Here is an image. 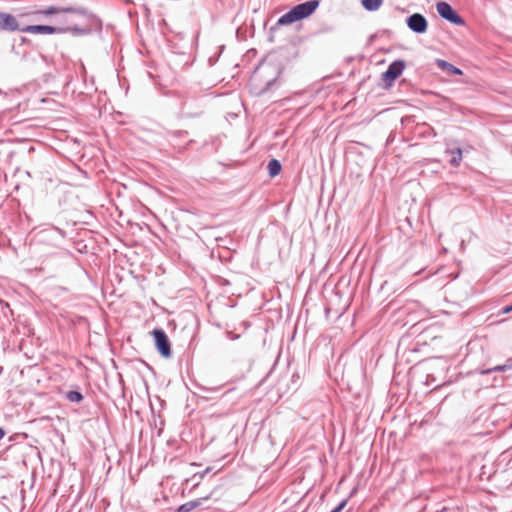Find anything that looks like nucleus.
Segmentation results:
<instances>
[{
    "instance_id": "obj_10",
    "label": "nucleus",
    "mask_w": 512,
    "mask_h": 512,
    "mask_svg": "<svg viewBox=\"0 0 512 512\" xmlns=\"http://www.w3.org/2000/svg\"><path fill=\"white\" fill-rule=\"evenodd\" d=\"M207 498H203V499H197V500H193V501H189V502H186L184 504H182L178 509H177V512H190L192 511L193 509L199 507L201 504H202V501L203 500H206Z\"/></svg>"
},
{
    "instance_id": "obj_21",
    "label": "nucleus",
    "mask_w": 512,
    "mask_h": 512,
    "mask_svg": "<svg viewBox=\"0 0 512 512\" xmlns=\"http://www.w3.org/2000/svg\"><path fill=\"white\" fill-rule=\"evenodd\" d=\"M510 426L512 427V422H511V425H510Z\"/></svg>"
},
{
    "instance_id": "obj_5",
    "label": "nucleus",
    "mask_w": 512,
    "mask_h": 512,
    "mask_svg": "<svg viewBox=\"0 0 512 512\" xmlns=\"http://www.w3.org/2000/svg\"><path fill=\"white\" fill-rule=\"evenodd\" d=\"M405 62L403 60H395L389 66L388 69L383 73L382 79L385 82H393L398 78L403 70L405 69Z\"/></svg>"
},
{
    "instance_id": "obj_1",
    "label": "nucleus",
    "mask_w": 512,
    "mask_h": 512,
    "mask_svg": "<svg viewBox=\"0 0 512 512\" xmlns=\"http://www.w3.org/2000/svg\"><path fill=\"white\" fill-rule=\"evenodd\" d=\"M319 6L318 0H310L304 3L298 4L293 7L290 11L282 15L277 24L278 25H288L292 24L296 21L302 20L308 16H310Z\"/></svg>"
},
{
    "instance_id": "obj_8",
    "label": "nucleus",
    "mask_w": 512,
    "mask_h": 512,
    "mask_svg": "<svg viewBox=\"0 0 512 512\" xmlns=\"http://www.w3.org/2000/svg\"><path fill=\"white\" fill-rule=\"evenodd\" d=\"M437 65L439 68H441L443 71H445L448 74L451 75H461L462 70L455 67L454 65L444 61V60H437Z\"/></svg>"
},
{
    "instance_id": "obj_14",
    "label": "nucleus",
    "mask_w": 512,
    "mask_h": 512,
    "mask_svg": "<svg viewBox=\"0 0 512 512\" xmlns=\"http://www.w3.org/2000/svg\"><path fill=\"white\" fill-rule=\"evenodd\" d=\"M504 371H505L504 365H497V366H495L493 368L481 370L480 374L481 375H488V374H490L492 372H504Z\"/></svg>"
},
{
    "instance_id": "obj_11",
    "label": "nucleus",
    "mask_w": 512,
    "mask_h": 512,
    "mask_svg": "<svg viewBox=\"0 0 512 512\" xmlns=\"http://www.w3.org/2000/svg\"><path fill=\"white\" fill-rule=\"evenodd\" d=\"M268 172H269V175L271 177H275L277 176L280 171H281V164L278 160L276 159H271L269 162H268Z\"/></svg>"
},
{
    "instance_id": "obj_13",
    "label": "nucleus",
    "mask_w": 512,
    "mask_h": 512,
    "mask_svg": "<svg viewBox=\"0 0 512 512\" xmlns=\"http://www.w3.org/2000/svg\"><path fill=\"white\" fill-rule=\"evenodd\" d=\"M66 398L70 402L79 403L83 400V395L78 391H69L66 393Z\"/></svg>"
},
{
    "instance_id": "obj_3",
    "label": "nucleus",
    "mask_w": 512,
    "mask_h": 512,
    "mask_svg": "<svg viewBox=\"0 0 512 512\" xmlns=\"http://www.w3.org/2000/svg\"><path fill=\"white\" fill-rule=\"evenodd\" d=\"M152 334L159 353L166 358L170 357L171 347L166 333L162 329H154Z\"/></svg>"
},
{
    "instance_id": "obj_7",
    "label": "nucleus",
    "mask_w": 512,
    "mask_h": 512,
    "mask_svg": "<svg viewBox=\"0 0 512 512\" xmlns=\"http://www.w3.org/2000/svg\"><path fill=\"white\" fill-rule=\"evenodd\" d=\"M18 29V22L14 16L0 13V30L16 31Z\"/></svg>"
},
{
    "instance_id": "obj_6",
    "label": "nucleus",
    "mask_w": 512,
    "mask_h": 512,
    "mask_svg": "<svg viewBox=\"0 0 512 512\" xmlns=\"http://www.w3.org/2000/svg\"><path fill=\"white\" fill-rule=\"evenodd\" d=\"M22 32L32 33V34H54V33H62L64 31L63 28H57L48 25H29L21 29Z\"/></svg>"
},
{
    "instance_id": "obj_9",
    "label": "nucleus",
    "mask_w": 512,
    "mask_h": 512,
    "mask_svg": "<svg viewBox=\"0 0 512 512\" xmlns=\"http://www.w3.org/2000/svg\"><path fill=\"white\" fill-rule=\"evenodd\" d=\"M446 153H450L452 155L450 164L454 167H458L462 161V150L460 148L447 149Z\"/></svg>"
},
{
    "instance_id": "obj_15",
    "label": "nucleus",
    "mask_w": 512,
    "mask_h": 512,
    "mask_svg": "<svg viewBox=\"0 0 512 512\" xmlns=\"http://www.w3.org/2000/svg\"><path fill=\"white\" fill-rule=\"evenodd\" d=\"M58 12H59V9H57L55 7H49L47 9H45L44 11H42V13L45 15H52V14H56Z\"/></svg>"
},
{
    "instance_id": "obj_16",
    "label": "nucleus",
    "mask_w": 512,
    "mask_h": 512,
    "mask_svg": "<svg viewBox=\"0 0 512 512\" xmlns=\"http://www.w3.org/2000/svg\"><path fill=\"white\" fill-rule=\"evenodd\" d=\"M347 504V500H343L337 507L332 509L330 512H341Z\"/></svg>"
},
{
    "instance_id": "obj_17",
    "label": "nucleus",
    "mask_w": 512,
    "mask_h": 512,
    "mask_svg": "<svg viewBox=\"0 0 512 512\" xmlns=\"http://www.w3.org/2000/svg\"><path fill=\"white\" fill-rule=\"evenodd\" d=\"M503 365L505 367V371L512 369V358L507 359Z\"/></svg>"
},
{
    "instance_id": "obj_12",
    "label": "nucleus",
    "mask_w": 512,
    "mask_h": 512,
    "mask_svg": "<svg viewBox=\"0 0 512 512\" xmlns=\"http://www.w3.org/2000/svg\"><path fill=\"white\" fill-rule=\"evenodd\" d=\"M363 7L368 11H376L382 5L383 0H360Z\"/></svg>"
},
{
    "instance_id": "obj_2",
    "label": "nucleus",
    "mask_w": 512,
    "mask_h": 512,
    "mask_svg": "<svg viewBox=\"0 0 512 512\" xmlns=\"http://www.w3.org/2000/svg\"><path fill=\"white\" fill-rule=\"evenodd\" d=\"M436 10L438 14L444 18L445 20L455 24V25H464V19L459 16L456 11L452 8V6L447 2H438L436 4Z\"/></svg>"
},
{
    "instance_id": "obj_20",
    "label": "nucleus",
    "mask_w": 512,
    "mask_h": 512,
    "mask_svg": "<svg viewBox=\"0 0 512 512\" xmlns=\"http://www.w3.org/2000/svg\"><path fill=\"white\" fill-rule=\"evenodd\" d=\"M210 471V468H207L201 475L200 477L203 478L205 474H207L208 472Z\"/></svg>"
},
{
    "instance_id": "obj_19",
    "label": "nucleus",
    "mask_w": 512,
    "mask_h": 512,
    "mask_svg": "<svg viewBox=\"0 0 512 512\" xmlns=\"http://www.w3.org/2000/svg\"><path fill=\"white\" fill-rule=\"evenodd\" d=\"M5 436V431L3 428L0 427V440H2Z\"/></svg>"
},
{
    "instance_id": "obj_18",
    "label": "nucleus",
    "mask_w": 512,
    "mask_h": 512,
    "mask_svg": "<svg viewBox=\"0 0 512 512\" xmlns=\"http://www.w3.org/2000/svg\"><path fill=\"white\" fill-rule=\"evenodd\" d=\"M510 311H512V305L503 308V313H509Z\"/></svg>"
},
{
    "instance_id": "obj_4",
    "label": "nucleus",
    "mask_w": 512,
    "mask_h": 512,
    "mask_svg": "<svg viewBox=\"0 0 512 512\" xmlns=\"http://www.w3.org/2000/svg\"><path fill=\"white\" fill-rule=\"evenodd\" d=\"M406 24L411 31L417 34L425 33L428 28V22L426 18L420 13H414L410 15L406 19Z\"/></svg>"
}]
</instances>
